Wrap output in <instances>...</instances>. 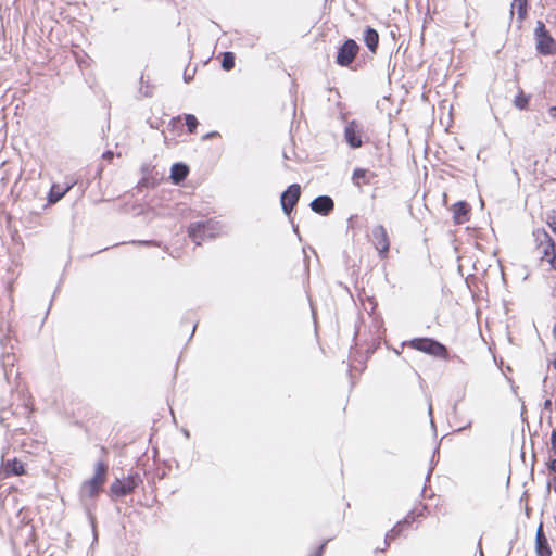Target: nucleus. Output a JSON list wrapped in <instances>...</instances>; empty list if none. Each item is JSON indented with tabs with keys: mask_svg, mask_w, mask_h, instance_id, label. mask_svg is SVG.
Returning <instances> with one entry per match:
<instances>
[{
	"mask_svg": "<svg viewBox=\"0 0 556 556\" xmlns=\"http://www.w3.org/2000/svg\"><path fill=\"white\" fill-rule=\"evenodd\" d=\"M453 217L456 224H463L468 219L469 205L467 202L459 201L452 207Z\"/></svg>",
	"mask_w": 556,
	"mask_h": 556,
	"instance_id": "nucleus-13",
	"label": "nucleus"
},
{
	"mask_svg": "<svg viewBox=\"0 0 556 556\" xmlns=\"http://www.w3.org/2000/svg\"><path fill=\"white\" fill-rule=\"evenodd\" d=\"M431 472H432V469H429L428 475H427V479L430 478Z\"/></svg>",
	"mask_w": 556,
	"mask_h": 556,
	"instance_id": "nucleus-40",
	"label": "nucleus"
},
{
	"mask_svg": "<svg viewBox=\"0 0 556 556\" xmlns=\"http://www.w3.org/2000/svg\"><path fill=\"white\" fill-rule=\"evenodd\" d=\"M134 243H138L140 245H159V243L156 241H153V240H143V241H134Z\"/></svg>",
	"mask_w": 556,
	"mask_h": 556,
	"instance_id": "nucleus-28",
	"label": "nucleus"
},
{
	"mask_svg": "<svg viewBox=\"0 0 556 556\" xmlns=\"http://www.w3.org/2000/svg\"><path fill=\"white\" fill-rule=\"evenodd\" d=\"M529 103V97L525 96L522 92H520L518 96H516L514 100V104L516 108L520 110H525L528 106Z\"/></svg>",
	"mask_w": 556,
	"mask_h": 556,
	"instance_id": "nucleus-24",
	"label": "nucleus"
},
{
	"mask_svg": "<svg viewBox=\"0 0 556 556\" xmlns=\"http://www.w3.org/2000/svg\"><path fill=\"white\" fill-rule=\"evenodd\" d=\"M189 174V167L184 163H175L170 168V179L178 185L186 179Z\"/></svg>",
	"mask_w": 556,
	"mask_h": 556,
	"instance_id": "nucleus-14",
	"label": "nucleus"
},
{
	"mask_svg": "<svg viewBox=\"0 0 556 556\" xmlns=\"http://www.w3.org/2000/svg\"><path fill=\"white\" fill-rule=\"evenodd\" d=\"M7 470L14 475H21L24 472L23 464L18 462L16 458H14L13 460H8Z\"/></svg>",
	"mask_w": 556,
	"mask_h": 556,
	"instance_id": "nucleus-23",
	"label": "nucleus"
},
{
	"mask_svg": "<svg viewBox=\"0 0 556 556\" xmlns=\"http://www.w3.org/2000/svg\"><path fill=\"white\" fill-rule=\"evenodd\" d=\"M408 525V521L405 519L403 521H399L390 531L387 532L384 538L386 545H389L391 541H393L402 531L404 526Z\"/></svg>",
	"mask_w": 556,
	"mask_h": 556,
	"instance_id": "nucleus-20",
	"label": "nucleus"
},
{
	"mask_svg": "<svg viewBox=\"0 0 556 556\" xmlns=\"http://www.w3.org/2000/svg\"><path fill=\"white\" fill-rule=\"evenodd\" d=\"M543 408L545 410H551L552 409V401L549 399L544 401Z\"/></svg>",
	"mask_w": 556,
	"mask_h": 556,
	"instance_id": "nucleus-33",
	"label": "nucleus"
},
{
	"mask_svg": "<svg viewBox=\"0 0 556 556\" xmlns=\"http://www.w3.org/2000/svg\"><path fill=\"white\" fill-rule=\"evenodd\" d=\"M1 366L3 367L4 377L9 381L10 376L12 375V367L14 366L15 355L14 354H3L1 357Z\"/></svg>",
	"mask_w": 556,
	"mask_h": 556,
	"instance_id": "nucleus-19",
	"label": "nucleus"
},
{
	"mask_svg": "<svg viewBox=\"0 0 556 556\" xmlns=\"http://www.w3.org/2000/svg\"><path fill=\"white\" fill-rule=\"evenodd\" d=\"M103 157H104V159H108V160H109V159H112V157H113V152H111V151H106L105 153H103Z\"/></svg>",
	"mask_w": 556,
	"mask_h": 556,
	"instance_id": "nucleus-35",
	"label": "nucleus"
},
{
	"mask_svg": "<svg viewBox=\"0 0 556 556\" xmlns=\"http://www.w3.org/2000/svg\"><path fill=\"white\" fill-rule=\"evenodd\" d=\"M106 473H108V465L104 464L103 462H98L96 464L94 475L90 480L97 482L98 484H100L102 486L105 482Z\"/></svg>",
	"mask_w": 556,
	"mask_h": 556,
	"instance_id": "nucleus-18",
	"label": "nucleus"
},
{
	"mask_svg": "<svg viewBox=\"0 0 556 556\" xmlns=\"http://www.w3.org/2000/svg\"><path fill=\"white\" fill-rule=\"evenodd\" d=\"M185 122L189 132H194L199 124L197 117L192 114H186Z\"/></svg>",
	"mask_w": 556,
	"mask_h": 556,
	"instance_id": "nucleus-25",
	"label": "nucleus"
},
{
	"mask_svg": "<svg viewBox=\"0 0 556 556\" xmlns=\"http://www.w3.org/2000/svg\"><path fill=\"white\" fill-rule=\"evenodd\" d=\"M375 176L376 175L374 173H370L365 168H355L352 175V180L357 187H361L362 185H369L371 178Z\"/></svg>",
	"mask_w": 556,
	"mask_h": 556,
	"instance_id": "nucleus-15",
	"label": "nucleus"
},
{
	"mask_svg": "<svg viewBox=\"0 0 556 556\" xmlns=\"http://www.w3.org/2000/svg\"><path fill=\"white\" fill-rule=\"evenodd\" d=\"M548 225L553 229V231L556 233V211L553 212V214H551L548 216Z\"/></svg>",
	"mask_w": 556,
	"mask_h": 556,
	"instance_id": "nucleus-26",
	"label": "nucleus"
},
{
	"mask_svg": "<svg viewBox=\"0 0 556 556\" xmlns=\"http://www.w3.org/2000/svg\"><path fill=\"white\" fill-rule=\"evenodd\" d=\"M359 51V46L353 39L345 40L338 49L336 62L340 66H349Z\"/></svg>",
	"mask_w": 556,
	"mask_h": 556,
	"instance_id": "nucleus-6",
	"label": "nucleus"
},
{
	"mask_svg": "<svg viewBox=\"0 0 556 556\" xmlns=\"http://www.w3.org/2000/svg\"><path fill=\"white\" fill-rule=\"evenodd\" d=\"M326 544H327V542H324V543H323L321 545H319V546L317 547V549H316L313 554H311L309 556H321V555H323V553H324V551H325Z\"/></svg>",
	"mask_w": 556,
	"mask_h": 556,
	"instance_id": "nucleus-27",
	"label": "nucleus"
},
{
	"mask_svg": "<svg viewBox=\"0 0 556 556\" xmlns=\"http://www.w3.org/2000/svg\"><path fill=\"white\" fill-rule=\"evenodd\" d=\"M92 526L94 527V523H93V522H92ZM93 532H96V530H94V529H93ZM97 539H98V535H97V533H94V540H97Z\"/></svg>",
	"mask_w": 556,
	"mask_h": 556,
	"instance_id": "nucleus-41",
	"label": "nucleus"
},
{
	"mask_svg": "<svg viewBox=\"0 0 556 556\" xmlns=\"http://www.w3.org/2000/svg\"><path fill=\"white\" fill-rule=\"evenodd\" d=\"M73 185H67L66 187L62 188L59 185H52L50 192H49V202L50 203H56L60 201L71 189Z\"/></svg>",
	"mask_w": 556,
	"mask_h": 556,
	"instance_id": "nucleus-17",
	"label": "nucleus"
},
{
	"mask_svg": "<svg viewBox=\"0 0 556 556\" xmlns=\"http://www.w3.org/2000/svg\"><path fill=\"white\" fill-rule=\"evenodd\" d=\"M428 412H429V415L432 416V405L431 404H429Z\"/></svg>",
	"mask_w": 556,
	"mask_h": 556,
	"instance_id": "nucleus-39",
	"label": "nucleus"
},
{
	"mask_svg": "<svg viewBox=\"0 0 556 556\" xmlns=\"http://www.w3.org/2000/svg\"><path fill=\"white\" fill-rule=\"evenodd\" d=\"M548 112L552 117H556V105L549 108Z\"/></svg>",
	"mask_w": 556,
	"mask_h": 556,
	"instance_id": "nucleus-34",
	"label": "nucleus"
},
{
	"mask_svg": "<svg viewBox=\"0 0 556 556\" xmlns=\"http://www.w3.org/2000/svg\"><path fill=\"white\" fill-rule=\"evenodd\" d=\"M409 345L417 351L441 359H447L450 357L447 348L435 339L416 338L409 342Z\"/></svg>",
	"mask_w": 556,
	"mask_h": 556,
	"instance_id": "nucleus-3",
	"label": "nucleus"
},
{
	"mask_svg": "<svg viewBox=\"0 0 556 556\" xmlns=\"http://www.w3.org/2000/svg\"><path fill=\"white\" fill-rule=\"evenodd\" d=\"M149 186V179L143 177L140 179V181L138 182V188L141 189L143 187H148Z\"/></svg>",
	"mask_w": 556,
	"mask_h": 556,
	"instance_id": "nucleus-30",
	"label": "nucleus"
},
{
	"mask_svg": "<svg viewBox=\"0 0 556 556\" xmlns=\"http://www.w3.org/2000/svg\"><path fill=\"white\" fill-rule=\"evenodd\" d=\"M100 490H101V485L89 479L83 483V485L80 488V496H81V498H85V497L92 498L96 495H98Z\"/></svg>",
	"mask_w": 556,
	"mask_h": 556,
	"instance_id": "nucleus-16",
	"label": "nucleus"
},
{
	"mask_svg": "<svg viewBox=\"0 0 556 556\" xmlns=\"http://www.w3.org/2000/svg\"><path fill=\"white\" fill-rule=\"evenodd\" d=\"M372 244L378 251L380 258H387L390 249V241L387 229L382 225L374 227Z\"/></svg>",
	"mask_w": 556,
	"mask_h": 556,
	"instance_id": "nucleus-8",
	"label": "nucleus"
},
{
	"mask_svg": "<svg viewBox=\"0 0 556 556\" xmlns=\"http://www.w3.org/2000/svg\"><path fill=\"white\" fill-rule=\"evenodd\" d=\"M536 50L542 55H551L556 51V42L542 21L536 22L534 29Z\"/></svg>",
	"mask_w": 556,
	"mask_h": 556,
	"instance_id": "nucleus-4",
	"label": "nucleus"
},
{
	"mask_svg": "<svg viewBox=\"0 0 556 556\" xmlns=\"http://www.w3.org/2000/svg\"><path fill=\"white\" fill-rule=\"evenodd\" d=\"M301 197V186L299 184L290 185L280 195V205L282 212L290 216L296 206Z\"/></svg>",
	"mask_w": 556,
	"mask_h": 556,
	"instance_id": "nucleus-5",
	"label": "nucleus"
},
{
	"mask_svg": "<svg viewBox=\"0 0 556 556\" xmlns=\"http://www.w3.org/2000/svg\"><path fill=\"white\" fill-rule=\"evenodd\" d=\"M217 135H218V132H216V131H212V132H210V134L205 135V136H204V139L212 138V137H215V136H217Z\"/></svg>",
	"mask_w": 556,
	"mask_h": 556,
	"instance_id": "nucleus-36",
	"label": "nucleus"
},
{
	"mask_svg": "<svg viewBox=\"0 0 556 556\" xmlns=\"http://www.w3.org/2000/svg\"><path fill=\"white\" fill-rule=\"evenodd\" d=\"M222 230V225L212 219L191 223L188 227V235L191 240L200 245L205 239L215 238Z\"/></svg>",
	"mask_w": 556,
	"mask_h": 556,
	"instance_id": "nucleus-1",
	"label": "nucleus"
},
{
	"mask_svg": "<svg viewBox=\"0 0 556 556\" xmlns=\"http://www.w3.org/2000/svg\"><path fill=\"white\" fill-rule=\"evenodd\" d=\"M235 54L230 51H227V52H224L223 53V59H222V67L225 70V71H230L235 67Z\"/></svg>",
	"mask_w": 556,
	"mask_h": 556,
	"instance_id": "nucleus-22",
	"label": "nucleus"
},
{
	"mask_svg": "<svg viewBox=\"0 0 556 556\" xmlns=\"http://www.w3.org/2000/svg\"><path fill=\"white\" fill-rule=\"evenodd\" d=\"M190 79V76H185V80L188 81Z\"/></svg>",
	"mask_w": 556,
	"mask_h": 556,
	"instance_id": "nucleus-42",
	"label": "nucleus"
},
{
	"mask_svg": "<svg viewBox=\"0 0 556 556\" xmlns=\"http://www.w3.org/2000/svg\"><path fill=\"white\" fill-rule=\"evenodd\" d=\"M551 444H552L553 451L556 453V429H554L552 432Z\"/></svg>",
	"mask_w": 556,
	"mask_h": 556,
	"instance_id": "nucleus-29",
	"label": "nucleus"
},
{
	"mask_svg": "<svg viewBox=\"0 0 556 556\" xmlns=\"http://www.w3.org/2000/svg\"><path fill=\"white\" fill-rule=\"evenodd\" d=\"M313 212L323 216L329 215L334 208V202L329 195H318L309 204Z\"/></svg>",
	"mask_w": 556,
	"mask_h": 556,
	"instance_id": "nucleus-10",
	"label": "nucleus"
},
{
	"mask_svg": "<svg viewBox=\"0 0 556 556\" xmlns=\"http://www.w3.org/2000/svg\"><path fill=\"white\" fill-rule=\"evenodd\" d=\"M139 481H140V478L136 473V475L127 477L124 480L116 479L111 484L110 489H111V492L113 494H115L116 496H125V495L131 493L138 486Z\"/></svg>",
	"mask_w": 556,
	"mask_h": 556,
	"instance_id": "nucleus-9",
	"label": "nucleus"
},
{
	"mask_svg": "<svg viewBox=\"0 0 556 556\" xmlns=\"http://www.w3.org/2000/svg\"><path fill=\"white\" fill-rule=\"evenodd\" d=\"M527 5H528V0H514L511 3V12L510 13L513 14V10L516 9L517 13H518V17L520 20H523L527 14Z\"/></svg>",
	"mask_w": 556,
	"mask_h": 556,
	"instance_id": "nucleus-21",
	"label": "nucleus"
},
{
	"mask_svg": "<svg viewBox=\"0 0 556 556\" xmlns=\"http://www.w3.org/2000/svg\"><path fill=\"white\" fill-rule=\"evenodd\" d=\"M364 126L357 121L349 122L344 128V139L352 149L363 146Z\"/></svg>",
	"mask_w": 556,
	"mask_h": 556,
	"instance_id": "nucleus-7",
	"label": "nucleus"
},
{
	"mask_svg": "<svg viewBox=\"0 0 556 556\" xmlns=\"http://www.w3.org/2000/svg\"><path fill=\"white\" fill-rule=\"evenodd\" d=\"M533 236L542 258L546 260L551 267L556 270V243L553 238L545 229H536L533 231Z\"/></svg>",
	"mask_w": 556,
	"mask_h": 556,
	"instance_id": "nucleus-2",
	"label": "nucleus"
},
{
	"mask_svg": "<svg viewBox=\"0 0 556 556\" xmlns=\"http://www.w3.org/2000/svg\"><path fill=\"white\" fill-rule=\"evenodd\" d=\"M553 489H554V492L556 493V478L553 479Z\"/></svg>",
	"mask_w": 556,
	"mask_h": 556,
	"instance_id": "nucleus-38",
	"label": "nucleus"
},
{
	"mask_svg": "<svg viewBox=\"0 0 556 556\" xmlns=\"http://www.w3.org/2000/svg\"><path fill=\"white\" fill-rule=\"evenodd\" d=\"M535 551L538 556H551L552 551L548 541L544 534L543 526L540 525L536 530Z\"/></svg>",
	"mask_w": 556,
	"mask_h": 556,
	"instance_id": "nucleus-11",
	"label": "nucleus"
},
{
	"mask_svg": "<svg viewBox=\"0 0 556 556\" xmlns=\"http://www.w3.org/2000/svg\"><path fill=\"white\" fill-rule=\"evenodd\" d=\"M471 421H469L465 427L460 428L458 431H463L464 429L470 428Z\"/></svg>",
	"mask_w": 556,
	"mask_h": 556,
	"instance_id": "nucleus-37",
	"label": "nucleus"
},
{
	"mask_svg": "<svg viewBox=\"0 0 556 556\" xmlns=\"http://www.w3.org/2000/svg\"><path fill=\"white\" fill-rule=\"evenodd\" d=\"M364 42L370 52L376 53L379 45L378 31L375 28L367 26L364 30Z\"/></svg>",
	"mask_w": 556,
	"mask_h": 556,
	"instance_id": "nucleus-12",
	"label": "nucleus"
},
{
	"mask_svg": "<svg viewBox=\"0 0 556 556\" xmlns=\"http://www.w3.org/2000/svg\"><path fill=\"white\" fill-rule=\"evenodd\" d=\"M548 469H549V471L556 473V458L552 459L548 463Z\"/></svg>",
	"mask_w": 556,
	"mask_h": 556,
	"instance_id": "nucleus-32",
	"label": "nucleus"
},
{
	"mask_svg": "<svg viewBox=\"0 0 556 556\" xmlns=\"http://www.w3.org/2000/svg\"><path fill=\"white\" fill-rule=\"evenodd\" d=\"M479 547H480V555L483 556V552L481 549V546L479 545Z\"/></svg>",
	"mask_w": 556,
	"mask_h": 556,
	"instance_id": "nucleus-43",
	"label": "nucleus"
},
{
	"mask_svg": "<svg viewBox=\"0 0 556 556\" xmlns=\"http://www.w3.org/2000/svg\"><path fill=\"white\" fill-rule=\"evenodd\" d=\"M9 413L8 409L1 408L0 409V422L4 424V420L7 419V414Z\"/></svg>",
	"mask_w": 556,
	"mask_h": 556,
	"instance_id": "nucleus-31",
	"label": "nucleus"
}]
</instances>
